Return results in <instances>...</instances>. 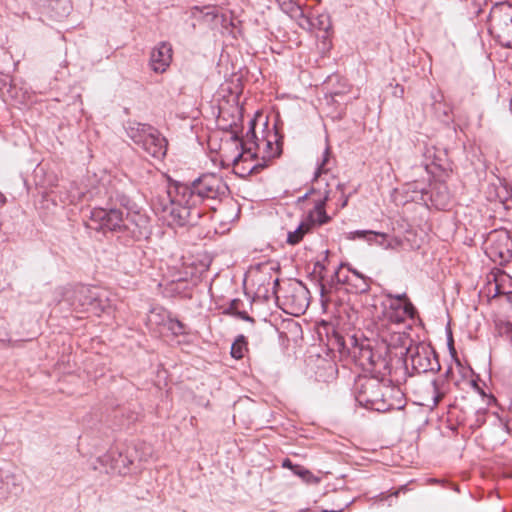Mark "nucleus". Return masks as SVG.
Segmentation results:
<instances>
[{
    "label": "nucleus",
    "instance_id": "f257e3e1",
    "mask_svg": "<svg viewBox=\"0 0 512 512\" xmlns=\"http://www.w3.org/2000/svg\"><path fill=\"white\" fill-rule=\"evenodd\" d=\"M229 189L221 176L204 173L189 182H173L167 188V202L161 210L170 218V224L179 227L195 226L212 203L226 196Z\"/></svg>",
    "mask_w": 512,
    "mask_h": 512
},
{
    "label": "nucleus",
    "instance_id": "f03ea898",
    "mask_svg": "<svg viewBox=\"0 0 512 512\" xmlns=\"http://www.w3.org/2000/svg\"><path fill=\"white\" fill-rule=\"evenodd\" d=\"M121 183L109 176L100 180L97 186L82 194L87 200H94L97 206L90 211L87 227L102 232H125L130 229L132 219L124 216L121 208H131V200L121 189Z\"/></svg>",
    "mask_w": 512,
    "mask_h": 512
},
{
    "label": "nucleus",
    "instance_id": "7ed1b4c3",
    "mask_svg": "<svg viewBox=\"0 0 512 512\" xmlns=\"http://www.w3.org/2000/svg\"><path fill=\"white\" fill-rule=\"evenodd\" d=\"M485 253L500 265L508 263L512 259V237L506 229L491 231L485 240Z\"/></svg>",
    "mask_w": 512,
    "mask_h": 512
},
{
    "label": "nucleus",
    "instance_id": "20e7f679",
    "mask_svg": "<svg viewBox=\"0 0 512 512\" xmlns=\"http://www.w3.org/2000/svg\"><path fill=\"white\" fill-rule=\"evenodd\" d=\"M381 389L379 382L365 379L357 384L355 399L361 406L380 411L385 407Z\"/></svg>",
    "mask_w": 512,
    "mask_h": 512
},
{
    "label": "nucleus",
    "instance_id": "39448f33",
    "mask_svg": "<svg viewBox=\"0 0 512 512\" xmlns=\"http://www.w3.org/2000/svg\"><path fill=\"white\" fill-rule=\"evenodd\" d=\"M493 30L500 44L512 48V6H503L498 17L493 16Z\"/></svg>",
    "mask_w": 512,
    "mask_h": 512
},
{
    "label": "nucleus",
    "instance_id": "423d86ee",
    "mask_svg": "<svg viewBox=\"0 0 512 512\" xmlns=\"http://www.w3.org/2000/svg\"><path fill=\"white\" fill-rule=\"evenodd\" d=\"M70 304L78 311H96L99 307L98 295L93 288L79 285L73 290Z\"/></svg>",
    "mask_w": 512,
    "mask_h": 512
},
{
    "label": "nucleus",
    "instance_id": "0eeeda50",
    "mask_svg": "<svg viewBox=\"0 0 512 512\" xmlns=\"http://www.w3.org/2000/svg\"><path fill=\"white\" fill-rule=\"evenodd\" d=\"M172 45L167 41L158 43L150 54V67L156 73H163L172 61Z\"/></svg>",
    "mask_w": 512,
    "mask_h": 512
},
{
    "label": "nucleus",
    "instance_id": "6e6552de",
    "mask_svg": "<svg viewBox=\"0 0 512 512\" xmlns=\"http://www.w3.org/2000/svg\"><path fill=\"white\" fill-rule=\"evenodd\" d=\"M411 363L417 372H438L441 368L435 351L422 347L411 355Z\"/></svg>",
    "mask_w": 512,
    "mask_h": 512
},
{
    "label": "nucleus",
    "instance_id": "1a4fd4ad",
    "mask_svg": "<svg viewBox=\"0 0 512 512\" xmlns=\"http://www.w3.org/2000/svg\"><path fill=\"white\" fill-rule=\"evenodd\" d=\"M139 147L148 156L156 159H162L166 155L167 151L166 139L161 137L155 128H152Z\"/></svg>",
    "mask_w": 512,
    "mask_h": 512
},
{
    "label": "nucleus",
    "instance_id": "9d476101",
    "mask_svg": "<svg viewBox=\"0 0 512 512\" xmlns=\"http://www.w3.org/2000/svg\"><path fill=\"white\" fill-rule=\"evenodd\" d=\"M416 309L412 302L391 301L385 310L386 319L395 324L403 323L407 318H414Z\"/></svg>",
    "mask_w": 512,
    "mask_h": 512
},
{
    "label": "nucleus",
    "instance_id": "9b49d317",
    "mask_svg": "<svg viewBox=\"0 0 512 512\" xmlns=\"http://www.w3.org/2000/svg\"><path fill=\"white\" fill-rule=\"evenodd\" d=\"M330 193V189H323V196L318 200H315L314 208L309 211L307 220L304 222L310 223L311 228L314 225H323L330 221V217L325 211L326 202L329 199Z\"/></svg>",
    "mask_w": 512,
    "mask_h": 512
},
{
    "label": "nucleus",
    "instance_id": "f8f14e48",
    "mask_svg": "<svg viewBox=\"0 0 512 512\" xmlns=\"http://www.w3.org/2000/svg\"><path fill=\"white\" fill-rule=\"evenodd\" d=\"M262 144L264 145L263 160L266 158L273 159L281 154V141L276 131L272 135H269L266 140H263ZM266 166V161H263V163L255 165L252 169L264 168Z\"/></svg>",
    "mask_w": 512,
    "mask_h": 512
},
{
    "label": "nucleus",
    "instance_id": "ddd939ff",
    "mask_svg": "<svg viewBox=\"0 0 512 512\" xmlns=\"http://www.w3.org/2000/svg\"><path fill=\"white\" fill-rule=\"evenodd\" d=\"M152 126L136 121H129L125 126L127 136L137 145L143 143L145 137L152 130Z\"/></svg>",
    "mask_w": 512,
    "mask_h": 512
},
{
    "label": "nucleus",
    "instance_id": "4468645a",
    "mask_svg": "<svg viewBox=\"0 0 512 512\" xmlns=\"http://www.w3.org/2000/svg\"><path fill=\"white\" fill-rule=\"evenodd\" d=\"M353 356L357 359L359 364L363 367L370 366L374 367L376 365V357L375 354L368 343L362 342L357 344L353 348Z\"/></svg>",
    "mask_w": 512,
    "mask_h": 512
},
{
    "label": "nucleus",
    "instance_id": "2eb2a0df",
    "mask_svg": "<svg viewBox=\"0 0 512 512\" xmlns=\"http://www.w3.org/2000/svg\"><path fill=\"white\" fill-rule=\"evenodd\" d=\"M105 461H111V468L118 473H122L123 470L133 463V460L128 455H124L123 452L118 449H111L108 454L105 455Z\"/></svg>",
    "mask_w": 512,
    "mask_h": 512
},
{
    "label": "nucleus",
    "instance_id": "dca6fc26",
    "mask_svg": "<svg viewBox=\"0 0 512 512\" xmlns=\"http://www.w3.org/2000/svg\"><path fill=\"white\" fill-rule=\"evenodd\" d=\"M330 157V148L329 146H326L325 151L323 153V159L319 163L315 174L313 181L316 183V185L324 184V189H329L331 182H336V178L334 176L330 177V181H328L325 177H322L323 175H326L328 173V169L326 168V164L329 161Z\"/></svg>",
    "mask_w": 512,
    "mask_h": 512
},
{
    "label": "nucleus",
    "instance_id": "f3484780",
    "mask_svg": "<svg viewBox=\"0 0 512 512\" xmlns=\"http://www.w3.org/2000/svg\"><path fill=\"white\" fill-rule=\"evenodd\" d=\"M338 281L342 282L357 294L367 293L370 290V278L359 277V278H341L339 273H336Z\"/></svg>",
    "mask_w": 512,
    "mask_h": 512
},
{
    "label": "nucleus",
    "instance_id": "a211bd4d",
    "mask_svg": "<svg viewBox=\"0 0 512 512\" xmlns=\"http://www.w3.org/2000/svg\"><path fill=\"white\" fill-rule=\"evenodd\" d=\"M18 488L17 477L13 473H7L0 479V499H7L10 494L16 493Z\"/></svg>",
    "mask_w": 512,
    "mask_h": 512
},
{
    "label": "nucleus",
    "instance_id": "6ab92c4d",
    "mask_svg": "<svg viewBox=\"0 0 512 512\" xmlns=\"http://www.w3.org/2000/svg\"><path fill=\"white\" fill-rule=\"evenodd\" d=\"M350 234L351 239H362L371 245L375 244L377 246L379 241H381L383 238H386V233L376 232L372 230H356L354 232H351Z\"/></svg>",
    "mask_w": 512,
    "mask_h": 512
},
{
    "label": "nucleus",
    "instance_id": "aec40b11",
    "mask_svg": "<svg viewBox=\"0 0 512 512\" xmlns=\"http://www.w3.org/2000/svg\"><path fill=\"white\" fill-rule=\"evenodd\" d=\"M310 230V223L301 222L294 231L288 232L287 243L290 245L298 244Z\"/></svg>",
    "mask_w": 512,
    "mask_h": 512
},
{
    "label": "nucleus",
    "instance_id": "412c9836",
    "mask_svg": "<svg viewBox=\"0 0 512 512\" xmlns=\"http://www.w3.org/2000/svg\"><path fill=\"white\" fill-rule=\"evenodd\" d=\"M331 29L330 16L326 13L312 17V30L328 32Z\"/></svg>",
    "mask_w": 512,
    "mask_h": 512
},
{
    "label": "nucleus",
    "instance_id": "4be33fe9",
    "mask_svg": "<svg viewBox=\"0 0 512 512\" xmlns=\"http://www.w3.org/2000/svg\"><path fill=\"white\" fill-rule=\"evenodd\" d=\"M247 351V341L243 335H239L231 346V356L235 359H241Z\"/></svg>",
    "mask_w": 512,
    "mask_h": 512
},
{
    "label": "nucleus",
    "instance_id": "5701e85b",
    "mask_svg": "<svg viewBox=\"0 0 512 512\" xmlns=\"http://www.w3.org/2000/svg\"><path fill=\"white\" fill-rule=\"evenodd\" d=\"M36 4L48 7L52 10L61 8L62 12L60 13V16H65L68 14V6L66 0H34Z\"/></svg>",
    "mask_w": 512,
    "mask_h": 512
},
{
    "label": "nucleus",
    "instance_id": "b1692460",
    "mask_svg": "<svg viewBox=\"0 0 512 512\" xmlns=\"http://www.w3.org/2000/svg\"><path fill=\"white\" fill-rule=\"evenodd\" d=\"M403 244V241L400 237L393 236L389 237L388 234H386V238H383L381 241L378 242V246L382 247L383 249H391L395 250L401 247Z\"/></svg>",
    "mask_w": 512,
    "mask_h": 512
},
{
    "label": "nucleus",
    "instance_id": "393cba45",
    "mask_svg": "<svg viewBox=\"0 0 512 512\" xmlns=\"http://www.w3.org/2000/svg\"><path fill=\"white\" fill-rule=\"evenodd\" d=\"M429 391L432 393L431 404H427L431 407H436L444 397V393L440 391V386L437 380H433L429 385Z\"/></svg>",
    "mask_w": 512,
    "mask_h": 512
},
{
    "label": "nucleus",
    "instance_id": "a878e982",
    "mask_svg": "<svg viewBox=\"0 0 512 512\" xmlns=\"http://www.w3.org/2000/svg\"><path fill=\"white\" fill-rule=\"evenodd\" d=\"M167 328L172 332L174 335H183L186 334V326L177 319L170 318L167 322Z\"/></svg>",
    "mask_w": 512,
    "mask_h": 512
},
{
    "label": "nucleus",
    "instance_id": "bb28decb",
    "mask_svg": "<svg viewBox=\"0 0 512 512\" xmlns=\"http://www.w3.org/2000/svg\"><path fill=\"white\" fill-rule=\"evenodd\" d=\"M434 103H433V109L435 114L441 118V117H448L450 108L446 103H443L442 101L438 100L436 97H434Z\"/></svg>",
    "mask_w": 512,
    "mask_h": 512
},
{
    "label": "nucleus",
    "instance_id": "cd10ccee",
    "mask_svg": "<svg viewBox=\"0 0 512 512\" xmlns=\"http://www.w3.org/2000/svg\"><path fill=\"white\" fill-rule=\"evenodd\" d=\"M249 125H250L249 130L246 132V135H245V143H253V145L256 148H259L260 144L258 143V139H257L256 133H255L256 121L254 119L250 120Z\"/></svg>",
    "mask_w": 512,
    "mask_h": 512
},
{
    "label": "nucleus",
    "instance_id": "c85d7f7f",
    "mask_svg": "<svg viewBox=\"0 0 512 512\" xmlns=\"http://www.w3.org/2000/svg\"><path fill=\"white\" fill-rule=\"evenodd\" d=\"M385 296L390 300V302L391 301H397L400 303L411 302L405 292L400 293V294H393L391 292H388L385 294Z\"/></svg>",
    "mask_w": 512,
    "mask_h": 512
},
{
    "label": "nucleus",
    "instance_id": "c756f323",
    "mask_svg": "<svg viewBox=\"0 0 512 512\" xmlns=\"http://www.w3.org/2000/svg\"><path fill=\"white\" fill-rule=\"evenodd\" d=\"M293 473L298 475L305 481H309V479L312 477L311 472L300 465H296L295 467H293Z\"/></svg>",
    "mask_w": 512,
    "mask_h": 512
},
{
    "label": "nucleus",
    "instance_id": "7c9ffc66",
    "mask_svg": "<svg viewBox=\"0 0 512 512\" xmlns=\"http://www.w3.org/2000/svg\"><path fill=\"white\" fill-rule=\"evenodd\" d=\"M299 25L303 29L312 30V17L301 15Z\"/></svg>",
    "mask_w": 512,
    "mask_h": 512
},
{
    "label": "nucleus",
    "instance_id": "2f4dec72",
    "mask_svg": "<svg viewBox=\"0 0 512 512\" xmlns=\"http://www.w3.org/2000/svg\"><path fill=\"white\" fill-rule=\"evenodd\" d=\"M239 304H240V300L239 299H233L230 302L229 307L225 310L224 313L230 314V315H234V312L239 311L238 310Z\"/></svg>",
    "mask_w": 512,
    "mask_h": 512
},
{
    "label": "nucleus",
    "instance_id": "473e14b6",
    "mask_svg": "<svg viewBox=\"0 0 512 512\" xmlns=\"http://www.w3.org/2000/svg\"><path fill=\"white\" fill-rule=\"evenodd\" d=\"M293 295L292 296H298L302 297L303 300H306V295L308 294V291L305 289V287L299 285L298 287H295L292 289Z\"/></svg>",
    "mask_w": 512,
    "mask_h": 512
},
{
    "label": "nucleus",
    "instance_id": "72a5a7b5",
    "mask_svg": "<svg viewBox=\"0 0 512 512\" xmlns=\"http://www.w3.org/2000/svg\"><path fill=\"white\" fill-rule=\"evenodd\" d=\"M235 317L241 319V320H244V321H248V322H254V319L248 315L247 312L245 311H236L234 312V315Z\"/></svg>",
    "mask_w": 512,
    "mask_h": 512
},
{
    "label": "nucleus",
    "instance_id": "f704fd0d",
    "mask_svg": "<svg viewBox=\"0 0 512 512\" xmlns=\"http://www.w3.org/2000/svg\"><path fill=\"white\" fill-rule=\"evenodd\" d=\"M316 191H319L323 194L321 185H317L316 188H312L308 193L304 194L302 197L298 199L299 202L304 201L308 198L309 194L315 193Z\"/></svg>",
    "mask_w": 512,
    "mask_h": 512
},
{
    "label": "nucleus",
    "instance_id": "c9c22d12",
    "mask_svg": "<svg viewBox=\"0 0 512 512\" xmlns=\"http://www.w3.org/2000/svg\"><path fill=\"white\" fill-rule=\"evenodd\" d=\"M348 271L351 273L349 276H345L344 278H359V277H366L356 269H353L351 267H348Z\"/></svg>",
    "mask_w": 512,
    "mask_h": 512
},
{
    "label": "nucleus",
    "instance_id": "e433bc0d",
    "mask_svg": "<svg viewBox=\"0 0 512 512\" xmlns=\"http://www.w3.org/2000/svg\"><path fill=\"white\" fill-rule=\"evenodd\" d=\"M204 10H205V14L207 16L211 15L212 18L217 17V12H216V9L214 7L206 6V7L203 8L202 11H204Z\"/></svg>",
    "mask_w": 512,
    "mask_h": 512
},
{
    "label": "nucleus",
    "instance_id": "4c0bfd02",
    "mask_svg": "<svg viewBox=\"0 0 512 512\" xmlns=\"http://www.w3.org/2000/svg\"><path fill=\"white\" fill-rule=\"evenodd\" d=\"M297 464H293L292 461L288 458L284 459L282 462V467L289 468L293 471V467H295Z\"/></svg>",
    "mask_w": 512,
    "mask_h": 512
},
{
    "label": "nucleus",
    "instance_id": "58836bf2",
    "mask_svg": "<svg viewBox=\"0 0 512 512\" xmlns=\"http://www.w3.org/2000/svg\"><path fill=\"white\" fill-rule=\"evenodd\" d=\"M279 286V279L276 278L273 280V288H272V295L275 296L277 299V287Z\"/></svg>",
    "mask_w": 512,
    "mask_h": 512
},
{
    "label": "nucleus",
    "instance_id": "ea45409f",
    "mask_svg": "<svg viewBox=\"0 0 512 512\" xmlns=\"http://www.w3.org/2000/svg\"><path fill=\"white\" fill-rule=\"evenodd\" d=\"M448 345H449V349H450L451 353H452L453 355H454V354H456V351H455L454 346H453V340H452V338H450V340H449V342H448Z\"/></svg>",
    "mask_w": 512,
    "mask_h": 512
},
{
    "label": "nucleus",
    "instance_id": "a19ab883",
    "mask_svg": "<svg viewBox=\"0 0 512 512\" xmlns=\"http://www.w3.org/2000/svg\"><path fill=\"white\" fill-rule=\"evenodd\" d=\"M6 203V197L0 192V207Z\"/></svg>",
    "mask_w": 512,
    "mask_h": 512
},
{
    "label": "nucleus",
    "instance_id": "79ce46f5",
    "mask_svg": "<svg viewBox=\"0 0 512 512\" xmlns=\"http://www.w3.org/2000/svg\"><path fill=\"white\" fill-rule=\"evenodd\" d=\"M335 185H336V188H337L338 190H340L341 192H343V188H344L343 184H341V183L337 182Z\"/></svg>",
    "mask_w": 512,
    "mask_h": 512
},
{
    "label": "nucleus",
    "instance_id": "37998d69",
    "mask_svg": "<svg viewBox=\"0 0 512 512\" xmlns=\"http://www.w3.org/2000/svg\"><path fill=\"white\" fill-rule=\"evenodd\" d=\"M347 203H348V197H346V198L343 200V202H342V205H341V206H342V207H345V206L347 205Z\"/></svg>",
    "mask_w": 512,
    "mask_h": 512
},
{
    "label": "nucleus",
    "instance_id": "c03bdc74",
    "mask_svg": "<svg viewBox=\"0 0 512 512\" xmlns=\"http://www.w3.org/2000/svg\"><path fill=\"white\" fill-rule=\"evenodd\" d=\"M342 509H339V510H331V511H328V510H323V512H341Z\"/></svg>",
    "mask_w": 512,
    "mask_h": 512
},
{
    "label": "nucleus",
    "instance_id": "a18cd8bd",
    "mask_svg": "<svg viewBox=\"0 0 512 512\" xmlns=\"http://www.w3.org/2000/svg\"><path fill=\"white\" fill-rule=\"evenodd\" d=\"M242 157L241 154H239L235 159H234V163L238 162V160Z\"/></svg>",
    "mask_w": 512,
    "mask_h": 512
},
{
    "label": "nucleus",
    "instance_id": "49530a36",
    "mask_svg": "<svg viewBox=\"0 0 512 512\" xmlns=\"http://www.w3.org/2000/svg\"><path fill=\"white\" fill-rule=\"evenodd\" d=\"M510 339H511V341H512V329H511V331H510Z\"/></svg>",
    "mask_w": 512,
    "mask_h": 512
}]
</instances>
